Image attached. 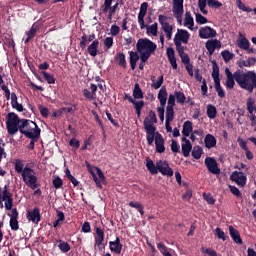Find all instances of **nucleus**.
Here are the masks:
<instances>
[{
	"label": "nucleus",
	"mask_w": 256,
	"mask_h": 256,
	"mask_svg": "<svg viewBox=\"0 0 256 256\" xmlns=\"http://www.w3.org/2000/svg\"><path fill=\"white\" fill-rule=\"evenodd\" d=\"M28 221H32V223H39L41 221V214L39 212V208H34L32 211L27 212Z\"/></svg>",
	"instance_id": "25"
},
{
	"label": "nucleus",
	"mask_w": 256,
	"mask_h": 256,
	"mask_svg": "<svg viewBox=\"0 0 256 256\" xmlns=\"http://www.w3.org/2000/svg\"><path fill=\"white\" fill-rule=\"evenodd\" d=\"M205 47H206L209 55H213V53H215V49H221V41H219L217 39L208 40L205 43Z\"/></svg>",
	"instance_id": "18"
},
{
	"label": "nucleus",
	"mask_w": 256,
	"mask_h": 256,
	"mask_svg": "<svg viewBox=\"0 0 256 256\" xmlns=\"http://www.w3.org/2000/svg\"><path fill=\"white\" fill-rule=\"evenodd\" d=\"M156 153H165V139L159 132L154 134Z\"/></svg>",
	"instance_id": "17"
},
{
	"label": "nucleus",
	"mask_w": 256,
	"mask_h": 256,
	"mask_svg": "<svg viewBox=\"0 0 256 256\" xmlns=\"http://www.w3.org/2000/svg\"><path fill=\"white\" fill-rule=\"evenodd\" d=\"M103 241H105V232L101 228H96L95 245L101 247Z\"/></svg>",
	"instance_id": "31"
},
{
	"label": "nucleus",
	"mask_w": 256,
	"mask_h": 256,
	"mask_svg": "<svg viewBox=\"0 0 256 256\" xmlns=\"http://www.w3.org/2000/svg\"><path fill=\"white\" fill-rule=\"evenodd\" d=\"M195 20L198 25H205V23H207V18L200 13H195Z\"/></svg>",
	"instance_id": "56"
},
{
	"label": "nucleus",
	"mask_w": 256,
	"mask_h": 256,
	"mask_svg": "<svg viewBox=\"0 0 256 256\" xmlns=\"http://www.w3.org/2000/svg\"><path fill=\"white\" fill-rule=\"evenodd\" d=\"M222 58L225 61V63H229L231 59H233L234 55L233 53L229 52V50H224L221 52Z\"/></svg>",
	"instance_id": "53"
},
{
	"label": "nucleus",
	"mask_w": 256,
	"mask_h": 256,
	"mask_svg": "<svg viewBox=\"0 0 256 256\" xmlns=\"http://www.w3.org/2000/svg\"><path fill=\"white\" fill-rule=\"evenodd\" d=\"M21 128V120L15 113H8L6 116V129L9 135H15Z\"/></svg>",
	"instance_id": "6"
},
{
	"label": "nucleus",
	"mask_w": 256,
	"mask_h": 256,
	"mask_svg": "<svg viewBox=\"0 0 256 256\" xmlns=\"http://www.w3.org/2000/svg\"><path fill=\"white\" fill-rule=\"evenodd\" d=\"M175 105H173V98H170V101H168V106L166 108V121L168 123H171L173 119H175V110L173 109Z\"/></svg>",
	"instance_id": "21"
},
{
	"label": "nucleus",
	"mask_w": 256,
	"mask_h": 256,
	"mask_svg": "<svg viewBox=\"0 0 256 256\" xmlns=\"http://www.w3.org/2000/svg\"><path fill=\"white\" fill-rule=\"evenodd\" d=\"M158 172L162 173L166 177H173V169L169 167V162L165 160L157 161Z\"/></svg>",
	"instance_id": "14"
},
{
	"label": "nucleus",
	"mask_w": 256,
	"mask_h": 256,
	"mask_svg": "<svg viewBox=\"0 0 256 256\" xmlns=\"http://www.w3.org/2000/svg\"><path fill=\"white\" fill-rule=\"evenodd\" d=\"M184 27L189 29L190 31H195V20L193 19V16L191 15V12L187 11L185 13V18H184Z\"/></svg>",
	"instance_id": "23"
},
{
	"label": "nucleus",
	"mask_w": 256,
	"mask_h": 256,
	"mask_svg": "<svg viewBox=\"0 0 256 256\" xmlns=\"http://www.w3.org/2000/svg\"><path fill=\"white\" fill-rule=\"evenodd\" d=\"M133 97L134 99H143V91L139 87V84H135L134 86Z\"/></svg>",
	"instance_id": "46"
},
{
	"label": "nucleus",
	"mask_w": 256,
	"mask_h": 256,
	"mask_svg": "<svg viewBox=\"0 0 256 256\" xmlns=\"http://www.w3.org/2000/svg\"><path fill=\"white\" fill-rule=\"evenodd\" d=\"M205 165L210 173L212 175H220L221 174V169L217 165V160L212 157H206L205 158Z\"/></svg>",
	"instance_id": "12"
},
{
	"label": "nucleus",
	"mask_w": 256,
	"mask_h": 256,
	"mask_svg": "<svg viewBox=\"0 0 256 256\" xmlns=\"http://www.w3.org/2000/svg\"><path fill=\"white\" fill-rule=\"evenodd\" d=\"M149 4L147 2H143L140 5V11L138 13V23L140 25V29H145V16L147 15V9Z\"/></svg>",
	"instance_id": "16"
},
{
	"label": "nucleus",
	"mask_w": 256,
	"mask_h": 256,
	"mask_svg": "<svg viewBox=\"0 0 256 256\" xmlns=\"http://www.w3.org/2000/svg\"><path fill=\"white\" fill-rule=\"evenodd\" d=\"M198 35L200 39H213L217 37V31L209 26H204L198 30Z\"/></svg>",
	"instance_id": "13"
},
{
	"label": "nucleus",
	"mask_w": 256,
	"mask_h": 256,
	"mask_svg": "<svg viewBox=\"0 0 256 256\" xmlns=\"http://www.w3.org/2000/svg\"><path fill=\"white\" fill-rule=\"evenodd\" d=\"M87 169L89 173L92 175L93 181L96 183V187H98V189H102L103 185L107 183L103 171H101V169L95 166H91L90 164H87Z\"/></svg>",
	"instance_id": "7"
},
{
	"label": "nucleus",
	"mask_w": 256,
	"mask_h": 256,
	"mask_svg": "<svg viewBox=\"0 0 256 256\" xmlns=\"http://www.w3.org/2000/svg\"><path fill=\"white\" fill-rule=\"evenodd\" d=\"M11 106L13 109H16V111H19L20 113L23 111V105L17 102V94L15 93L11 94Z\"/></svg>",
	"instance_id": "36"
},
{
	"label": "nucleus",
	"mask_w": 256,
	"mask_h": 256,
	"mask_svg": "<svg viewBox=\"0 0 256 256\" xmlns=\"http://www.w3.org/2000/svg\"><path fill=\"white\" fill-rule=\"evenodd\" d=\"M226 89H233L235 87V81L241 89L253 93V89H256V73L255 71H243L236 70L233 74L229 68H225Z\"/></svg>",
	"instance_id": "1"
},
{
	"label": "nucleus",
	"mask_w": 256,
	"mask_h": 256,
	"mask_svg": "<svg viewBox=\"0 0 256 256\" xmlns=\"http://www.w3.org/2000/svg\"><path fill=\"white\" fill-rule=\"evenodd\" d=\"M20 133L25 135L28 139H39L41 137V128L37 126V123L22 119L20 123Z\"/></svg>",
	"instance_id": "4"
},
{
	"label": "nucleus",
	"mask_w": 256,
	"mask_h": 256,
	"mask_svg": "<svg viewBox=\"0 0 256 256\" xmlns=\"http://www.w3.org/2000/svg\"><path fill=\"white\" fill-rule=\"evenodd\" d=\"M212 78L214 83L221 82V79L219 78V66L217 65V62H213Z\"/></svg>",
	"instance_id": "40"
},
{
	"label": "nucleus",
	"mask_w": 256,
	"mask_h": 256,
	"mask_svg": "<svg viewBox=\"0 0 256 256\" xmlns=\"http://www.w3.org/2000/svg\"><path fill=\"white\" fill-rule=\"evenodd\" d=\"M171 151L175 155H177V153H179V144L175 140L171 141Z\"/></svg>",
	"instance_id": "63"
},
{
	"label": "nucleus",
	"mask_w": 256,
	"mask_h": 256,
	"mask_svg": "<svg viewBox=\"0 0 256 256\" xmlns=\"http://www.w3.org/2000/svg\"><path fill=\"white\" fill-rule=\"evenodd\" d=\"M136 49L140 55L142 63H147L149 57L157 51V44L147 38L139 39L136 44Z\"/></svg>",
	"instance_id": "3"
},
{
	"label": "nucleus",
	"mask_w": 256,
	"mask_h": 256,
	"mask_svg": "<svg viewBox=\"0 0 256 256\" xmlns=\"http://www.w3.org/2000/svg\"><path fill=\"white\" fill-rule=\"evenodd\" d=\"M181 149L184 157H189L191 153V149H193V145H191V141L186 137H182Z\"/></svg>",
	"instance_id": "20"
},
{
	"label": "nucleus",
	"mask_w": 256,
	"mask_h": 256,
	"mask_svg": "<svg viewBox=\"0 0 256 256\" xmlns=\"http://www.w3.org/2000/svg\"><path fill=\"white\" fill-rule=\"evenodd\" d=\"M201 155H203V148L195 146L192 150V157L194 159H201Z\"/></svg>",
	"instance_id": "48"
},
{
	"label": "nucleus",
	"mask_w": 256,
	"mask_h": 256,
	"mask_svg": "<svg viewBox=\"0 0 256 256\" xmlns=\"http://www.w3.org/2000/svg\"><path fill=\"white\" fill-rule=\"evenodd\" d=\"M230 179L233 181V183H236L238 187H245L247 185V175L243 172L234 171L230 175Z\"/></svg>",
	"instance_id": "11"
},
{
	"label": "nucleus",
	"mask_w": 256,
	"mask_h": 256,
	"mask_svg": "<svg viewBox=\"0 0 256 256\" xmlns=\"http://www.w3.org/2000/svg\"><path fill=\"white\" fill-rule=\"evenodd\" d=\"M3 203L6 211H11V209H13V195L7 188H4L2 192H0V207L2 209Z\"/></svg>",
	"instance_id": "8"
},
{
	"label": "nucleus",
	"mask_w": 256,
	"mask_h": 256,
	"mask_svg": "<svg viewBox=\"0 0 256 256\" xmlns=\"http://www.w3.org/2000/svg\"><path fill=\"white\" fill-rule=\"evenodd\" d=\"M157 247L160 251V253L163 255V256H173L172 254L169 253V248H167V246H165V244L159 242L157 244Z\"/></svg>",
	"instance_id": "47"
},
{
	"label": "nucleus",
	"mask_w": 256,
	"mask_h": 256,
	"mask_svg": "<svg viewBox=\"0 0 256 256\" xmlns=\"http://www.w3.org/2000/svg\"><path fill=\"white\" fill-rule=\"evenodd\" d=\"M110 251L116 253V255H121V250L123 249V245L121 244V240L116 238L115 241L109 242Z\"/></svg>",
	"instance_id": "26"
},
{
	"label": "nucleus",
	"mask_w": 256,
	"mask_h": 256,
	"mask_svg": "<svg viewBox=\"0 0 256 256\" xmlns=\"http://www.w3.org/2000/svg\"><path fill=\"white\" fill-rule=\"evenodd\" d=\"M249 45V40H247L245 35L239 33L237 38V46L239 47V49H243L244 51V49H248Z\"/></svg>",
	"instance_id": "30"
},
{
	"label": "nucleus",
	"mask_w": 256,
	"mask_h": 256,
	"mask_svg": "<svg viewBox=\"0 0 256 256\" xmlns=\"http://www.w3.org/2000/svg\"><path fill=\"white\" fill-rule=\"evenodd\" d=\"M151 87L153 89H160L161 85H163V75L159 76L157 80H155V76H151Z\"/></svg>",
	"instance_id": "38"
},
{
	"label": "nucleus",
	"mask_w": 256,
	"mask_h": 256,
	"mask_svg": "<svg viewBox=\"0 0 256 256\" xmlns=\"http://www.w3.org/2000/svg\"><path fill=\"white\" fill-rule=\"evenodd\" d=\"M53 186L55 187V189H61V187H63V180L59 177H56L53 181H52Z\"/></svg>",
	"instance_id": "61"
},
{
	"label": "nucleus",
	"mask_w": 256,
	"mask_h": 256,
	"mask_svg": "<svg viewBox=\"0 0 256 256\" xmlns=\"http://www.w3.org/2000/svg\"><path fill=\"white\" fill-rule=\"evenodd\" d=\"M189 37H191V35L187 30L178 29L174 37V43H183L184 45H187V43H189Z\"/></svg>",
	"instance_id": "15"
},
{
	"label": "nucleus",
	"mask_w": 256,
	"mask_h": 256,
	"mask_svg": "<svg viewBox=\"0 0 256 256\" xmlns=\"http://www.w3.org/2000/svg\"><path fill=\"white\" fill-rule=\"evenodd\" d=\"M204 144L206 149H213V147H217V139L213 134H207L204 138Z\"/></svg>",
	"instance_id": "28"
},
{
	"label": "nucleus",
	"mask_w": 256,
	"mask_h": 256,
	"mask_svg": "<svg viewBox=\"0 0 256 256\" xmlns=\"http://www.w3.org/2000/svg\"><path fill=\"white\" fill-rule=\"evenodd\" d=\"M256 65V57H249L246 60H240L238 63V67L243 69V67H254Z\"/></svg>",
	"instance_id": "32"
},
{
	"label": "nucleus",
	"mask_w": 256,
	"mask_h": 256,
	"mask_svg": "<svg viewBox=\"0 0 256 256\" xmlns=\"http://www.w3.org/2000/svg\"><path fill=\"white\" fill-rule=\"evenodd\" d=\"M58 248L60 251H62V253H69V251H71V246L69 243L61 240L59 241Z\"/></svg>",
	"instance_id": "45"
},
{
	"label": "nucleus",
	"mask_w": 256,
	"mask_h": 256,
	"mask_svg": "<svg viewBox=\"0 0 256 256\" xmlns=\"http://www.w3.org/2000/svg\"><path fill=\"white\" fill-rule=\"evenodd\" d=\"M35 35H37V27H35V25H33L30 29V31L27 33V38L24 41V43H28L29 41H31V39H33V37H35Z\"/></svg>",
	"instance_id": "50"
},
{
	"label": "nucleus",
	"mask_w": 256,
	"mask_h": 256,
	"mask_svg": "<svg viewBox=\"0 0 256 256\" xmlns=\"http://www.w3.org/2000/svg\"><path fill=\"white\" fill-rule=\"evenodd\" d=\"M207 5L209 7H214L215 9H219V7H223V3L218 0H207Z\"/></svg>",
	"instance_id": "59"
},
{
	"label": "nucleus",
	"mask_w": 256,
	"mask_h": 256,
	"mask_svg": "<svg viewBox=\"0 0 256 256\" xmlns=\"http://www.w3.org/2000/svg\"><path fill=\"white\" fill-rule=\"evenodd\" d=\"M87 52L91 57H97L99 55V39H95L88 45Z\"/></svg>",
	"instance_id": "24"
},
{
	"label": "nucleus",
	"mask_w": 256,
	"mask_h": 256,
	"mask_svg": "<svg viewBox=\"0 0 256 256\" xmlns=\"http://www.w3.org/2000/svg\"><path fill=\"white\" fill-rule=\"evenodd\" d=\"M198 7L203 15H207L208 12L205 9L207 7V0H198Z\"/></svg>",
	"instance_id": "57"
},
{
	"label": "nucleus",
	"mask_w": 256,
	"mask_h": 256,
	"mask_svg": "<svg viewBox=\"0 0 256 256\" xmlns=\"http://www.w3.org/2000/svg\"><path fill=\"white\" fill-rule=\"evenodd\" d=\"M201 252L203 253L204 256H219V255H217V251H215L212 248L202 247Z\"/></svg>",
	"instance_id": "52"
},
{
	"label": "nucleus",
	"mask_w": 256,
	"mask_h": 256,
	"mask_svg": "<svg viewBox=\"0 0 256 256\" xmlns=\"http://www.w3.org/2000/svg\"><path fill=\"white\" fill-rule=\"evenodd\" d=\"M191 133H193V122L191 121L184 122L182 135L187 138L189 137V135H191Z\"/></svg>",
	"instance_id": "35"
},
{
	"label": "nucleus",
	"mask_w": 256,
	"mask_h": 256,
	"mask_svg": "<svg viewBox=\"0 0 256 256\" xmlns=\"http://www.w3.org/2000/svg\"><path fill=\"white\" fill-rule=\"evenodd\" d=\"M255 101H253V99L249 98L247 100V111L250 113V115H253V113L255 112Z\"/></svg>",
	"instance_id": "58"
},
{
	"label": "nucleus",
	"mask_w": 256,
	"mask_h": 256,
	"mask_svg": "<svg viewBox=\"0 0 256 256\" xmlns=\"http://www.w3.org/2000/svg\"><path fill=\"white\" fill-rule=\"evenodd\" d=\"M115 60L117 61L118 65H120V67H123L125 69V67H127V61L125 60V54L123 52H120L116 55Z\"/></svg>",
	"instance_id": "41"
},
{
	"label": "nucleus",
	"mask_w": 256,
	"mask_h": 256,
	"mask_svg": "<svg viewBox=\"0 0 256 256\" xmlns=\"http://www.w3.org/2000/svg\"><path fill=\"white\" fill-rule=\"evenodd\" d=\"M10 217V227L12 231H17L19 229V221L17 220L19 217V212H17L16 208L11 210V214H8Z\"/></svg>",
	"instance_id": "19"
},
{
	"label": "nucleus",
	"mask_w": 256,
	"mask_h": 256,
	"mask_svg": "<svg viewBox=\"0 0 256 256\" xmlns=\"http://www.w3.org/2000/svg\"><path fill=\"white\" fill-rule=\"evenodd\" d=\"M229 234L230 237L237 243V245H242L243 240L241 239V234H239V231L235 229L233 226H229Z\"/></svg>",
	"instance_id": "29"
},
{
	"label": "nucleus",
	"mask_w": 256,
	"mask_h": 256,
	"mask_svg": "<svg viewBox=\"0 0 256 256\" xmlns=\"http://www.w3.org/2000/svg\"><path fill=\"white\" fill-rule=\"evenodd\" d=\"M236 5L240 11H244L245 13H251L253 9L245 6V4L241 0H236Z\"/></svg>",
	"instance_id": "51"
},
{
	"label": "nucleus",
	"mask_w": 256,
	"mask_h": 256,
	"mask_svg": "<svg viewBox=\"0 0 256 256\" xmlns=\"http://www.w3.org/2000/svg\"><path fill=\"white\" fill-rule=\"evenodd\" d=\"M104 47H106V49H111V47H113V37H107L104 39Z\"/></svg>",
	"instance_id": "64"
},
{
	"label": "nucleus",
	"mask_w": 256,
	"mask_h": 256,
	"mask_svg": "<svg viewBox=\"0 0 256 256\" xmlns=\"http://www.w3.org/2000/svg\"><path fill=\"white\" fill-rule=\"evenodd\" d=\"M171 98H173V105L175 106V99L177 101V103H180V105H183L186 101V97H185V93L181 92V91H176L174 92V94H170L168 97V101L171 100Z\"/></svg>",
	"instance_id": "22"
},
{
	"label": "nucleus",
	"mask_w": 256,
	"mask_h": 256,
	"mask_svg": "<svg viewBox=\"0 0 256 256\" xmlns=\"http://www.w3.org/2000/svg\"><path fill=\"white\" fill-rule=\"evenodd\" d=\"M158 101H160V107H165L167 105V89L161 88L158 92Z\"/></svg>",
	"instance_id": "33"
},
{
	"label": "nucleus",
	"mask_w": 256,
	"mask_h": 256,
	"mask_svg": "<svg viewBox=\"0 0 256 256\" xmlns=\"http://www.w3.org/2000/svg\"><path fill=\"white\" fill-rule=\"evenodd\" d=\"M215 91L218 94V97L220 99H223L225 97V90H223V87H221V82H214Z\"/></svg>",
	"instance_id": "44"
},
{
	"label": "nucleus",
	"mask_w": 256,
	"mask_h": 256,
	"mask_svg": "<svg viewBox=\"0 0 256 256\" xmlns=\"http://www.w3.org/2000/svg\"><path fill=\"white\" fill-rule=\"evenodd\" d=\"M147 35H152V37H157L158 25L154 23L150 26H146Z\"/></svg>",
	"instance_id": "43"
},
{
	"label": "nucleus",
	"mask_w": 256,
	"mask_h": 256,
	"mask_svg": "<svg viewBox=\"0 0 256 256\" xmlns=\"http://www.w3.org/2000/svg\"><path fill=\"white\" fill-rule=\"evenodd\" d=\"M120 31H121V28L113 24L110 28V35H112V37H117V34L120 33Z\"/></svg>",
	"instance_id": "60"
},
{
	"label": "nucleus",
	"mask_w": 256,
	"mask_h": 256,
	"mask_svg": "<svg viewBox=\"0 0 256 256\" xmlns=\"http://www.w3.org/2000/svg\"><path fill=\"white\" fill-rule=\"evenodd\" d=\"M42 75H43L45 81H47V83H49V85H54L55 77L53 76V74H49L48 72L44 71V72H42Z\"/></svg>",
	"instance_id": "54"
},
{
	"label": "nucleus",
	"mask_w": 256,
	"mask_h": 256,
	"mask_svg": "<svg viewBox=\"0 0 256 256\" xmlns=\"http://www.w3.org/2000/svg\"><path fill=\"white\" fill-rule=\"evenodd\" d=\"M229 189L232 195H235V197H241V191H239V188L233 185H229Z\"/></svg>",
	"instance_id": "62"
},
{
	"label": "nucleus",
	"mask_w": 256,
	"mask_h": 256,
	"mask_svg": "<svg viewBox=\"0 0 256 256\" xmlns=\"http://www.w3.org/2000/svg\"><path fill=\"white\" fill-rule=\"evenodd\" d=\"M146 167H147L149 173H151V175H157V173H158L157 162L155 164L153 162V160H151V158H147L146 159Z\"/></svg>",
	"instance_id": "34"
},
{
	"label": "nucleus",
	"mask_w": 256,
	"mask_h": 256,
	"mask_svg": "<svg viewBox=\"0 0 256 256\" xmlns=\"http://www.w3.org/2000/svg\"><path fill=\"white\" fill-rule=\"evenodd\" d=\"M139 61V54L137 52H130V65L131 69L135 70V67H137V62Z\"/></svg>",
	"instance_id": "39"
},
{
	"label": "nucleus",
	"mask_w": 256,
	"mask_h": 256,
	"mask_svg": "<svg viewBox=\"0 0 256 256\" xmlns=\"http://www.w3.org/2000/svg\"><path fill=\"white\" fill-rule=\"evenodd\" d=\"M113 0H104V4L102 5V11L103 13L107 14L108 19H113V15H115V12L117 11V7H119V3L114 4Z\"/></svg>",
	"instance_id": "10"
},
{
	"label": "nucleus",
	"mask_w": 256,
	"mask_h": 256,
	"mask_svg": "<svg viewBox=\"0 0 256 256\" xmlns=\"http://www.w3.org/2000/svg\"><path fill=\"white\" fill-rule=\"evenodd\" d=\"M155 123H157V114H155V111H150L148 117L144 119V129L148 145H153V141H155V132L157 131V128L154 126Z\"/></svg>",
	"instance_id": "5"
},
{
	"label": "nucleus",
	"mask_w": 256,
	"mask_h": 256,
	"mask_svg": "<svg viewBox=\"0 0 256 256\" xmlns=\"http://www.w3.org/2000/svg\"><path fill=\"white\" fill-rule=\"evenodd\" d=\"M206 113L209 119H215L217 117V108L213 104H208Z\"/></svg>",
	"instance_id": "37"
},
{
	"label": "nucleus",
	"mask_w": 256,
	"mask_h": 256,
	"mask_svg": "<svg viewBox=\"0 0 256 256\" xmlns=\"http://www.w3.org/2000/svg\"><path fill=\"white\" fill-rule=\"evenodd\" d=\"M214 233L218 239H222V241H227V236L225 235V232L221 230V228H216L214 230Z\"/></svg>",
	"instance_id": "55"
},
{
	"label": "nucleus",
	"mask_w": 256,
	"mask_h": 256,
	"mask_svg": "<svg viewBox=\"0 0 256 256\" xmlns=\"http://www.w3.org/2000/svg\"><path fill=\"white\" fill-rule=\"evenodd\" d=\"M14 169L16 173H20L26 187H29L33 191H35V189L39 187V179L37 178V172H35L33 168H30L29 165L25 166V162L23 160H15Z\"/></svg>",
	"instance_id": "2"
},
{
	"label": "nucleus",
	"mask_w": 256,
	"mask_h": 256,
	"mask_svg": "<svg viewBox=\"0 0 256 256\" xmlns=\"http://www.w3.org/2000/svg\"><path fill=\"white\" fill-rule=\"evenodd\" d=\"M173 1V14L177 19L178 25H183V1L184 0H172Z\"/></svg>",
	"instance_id": "9"
},
{
	"label": "nucleus",
	"mask_w": 256,
	"mask_h": 256,
	"mask_svg": "<svg viewBox=\"0 0 256 256\" xmlns=\"http://www.w3.org/2000/svg\"><path fill=\"white\" fill-rule=\"evenodd\" d=\"M129 207H132L133 209H137L140 215H145V211H143V205H141V203L130 201Z\"/></svg>",
	"instance_id": "49"
},
{
	"label": "nucleus",
	"mask_w": 256,
	"mask_h": 256,
	"mask_svg": "<svg viewBox=\"0 0 256 256\" xmlns=\"http://www.w3.org/2000/svg\"><path fill=\"white\" fill-rule=\"evenodd\" d=\"M166 55L172 69H177V58H175V50L172 47L167 48Z\"/></svg>",
	"instance_id": "27"
},
{
	"label": "nucleus",
	"mask_w": 256,
	"mask_h": 256,
	"mask_svg": "<svg viewBox=\"0 0 256 256\" xmlns=\"http://www.w3.org/2000/svg\"><path fill=\"white\" fill-rule=\"evenodd\" d=\"M162 30L166 34V39H168V41H171V38L173 37V26L170 24H166L162 26Z\"/></svg>",
	"instance_id": "42"
}]
</instances>
